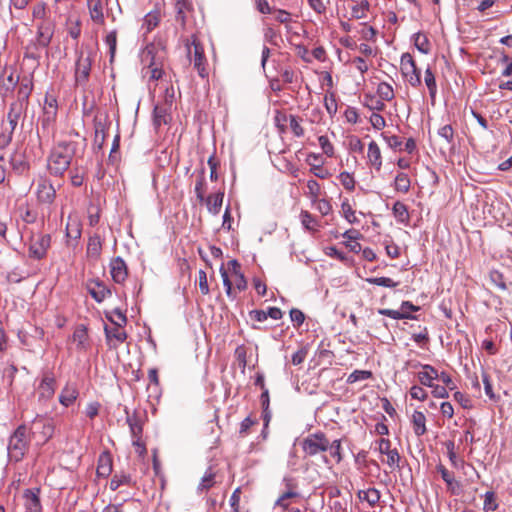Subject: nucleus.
Listing matches in <instances>:
<instances>
[{"instance_id": "nucleus-1", "label": "nucleus", "mask_w": 512, "mask_h": 512, "mask_svg": "<svg viewBox=\"0 0 512 512\" xmlns=\"http://www.w3.org/2000/svg\"><path fill=\"white\" fill-rule=\"evenodd\" d=\"M76 153V143L61 141L57 143L47 160V168L52 175L62 176L69 168Z\"/></svg>"}, {"instance_id": "nucleus-2", "label": "nucleus", "mask_w": 512, "mask_h": 512, "mask_svg": "<svg viewBox=\"0 0 512 512\" xmlns=\"http://www.w3.org/2000/svg\"><path fill=\"white\" fill-rule=\"evenodd\" d=\"M166 59V50L161 42L148 44L141 54L142 63L152 80H159L163 75V64Z\"/></svg>"}, {"instance_id": "nucleus-3", "label": "nucleus", "mask_w": 512, "mask_h": 512, "mask_svg": "<svg viewBox=\"0 0 512 512\" xmlns=\"http://www.w3.org/2000/svg\"><path fill=\"white\" fill-rule=\"evenodd\" d=\"M48 8L45 2H38L32 8V17L36 20H41L37 24L36 42L38 46L46 48L49 46L53 34L55 25L47 19Z\"/></svg>"}, {"instance_id": "nucleus-4", "label": "nucleus", "mask_w": 512, "mask_h": 512, "mask_svg": "<svg viewBox=\"0 0 512 512\" xmlns=\"http://www.w3.org/2000/svg\"><path fill=\"white\" fill-rule=\"evenodd\" d=\"M30 440L28 427L24 424L18 426L9 438L7 446L9 459L14 462L21 461L29 449Z\"/></svg>"}, {"instance_id": "nucleus-5", "label": "nucleus", "mask_w": 512, "mask_h": 512, "mask_svg": "<svg viewBox=\"0 0 512 512\" xmlns=\"http://www.w3.org/2000/svg\"><path fill=\"white\" fill-rule=\"evenodd\" d=\"M228 267L231 269V276L233 280L230 279L228 272L223 265L220 267V274L227 296L234 299L235 295L233 294V284L235 285L236 289L243 291L247 288V281L241 272V266L237 260H230L228 262Z\"/></svg>"}, {"instance_id": "nucleus-6", "label": "nucleus", "mask_w": 512, "mask_h": 512, "mask_svg": "<svg viewBox=\"0 0 512 512\" xmlns=\"http://www.w3.org/2000/svg\"><path fill=\"white\" fill-rule=\"evenodd\" d=\"M187 55L190 62L193 63L194 68L197 70L201 78L208 76V61L205 56L204 46L199 41L196 35H192L186 43Z\"/></svg>"}, {"instance_id": "nucleus-7", "label": "nucleus", "mask_w": 512, "mask_h": 512, "mask_svg": "<svg viewBox=\"0 0 512 512\" xmlns=\"http://www.w3.org/2000/svg\"><path fill=\"white\" fill-rule=\"evenodd\" d=\"M30 438H33L38 445L47 443L54 434V423L51 418L37 415L28 428Z\"/></svg>"}, {"instance_id": "nucleus-8", "label": "nucleus", "mask_w": 512, "mask_h": 512, "mask_svg": "<svg viewBox=\"0 0 512 512\" xmlns=\"http://www.w3.org/2000/svg\"><path fill=\"white\" fill-rule=\"evenodd\" d=\"M56 390V378L52 371L45 370L41 374L38 385L35 388L38 401L45 404L51 400Z\"/></svg>"}, {"instance_id": "nucleus-9", "label": "nucleus", "mask_w": 512, "mask_h": 512, "mask_svg": "<svg viewBox=\"0 0 512 512\" xmlns=\"http://www.w3.org/2000/svg\"><path fill=\"white\" fill-rule=\"evenodd\" d=\"M375 444L377 445V451L381 455L386 456V458H383L381 461L387 465L390 471L400 469L401 456L396 448L391 447V441L386 438H380L375 441Z\"/></svg>"}, {"instance_id": "nucleus-10", "label": "nucleus", "mask_w": 512, "mask_h": 512, "mask_svg": "<svg viewBox=\"0 0 512 512\" xmlns=\"http://www.w3.org/2000/svg\"><path fill=\"white\" fill-rule=\"evenodd\" d=\"M400 71L403 78L412 86L419 87L421 85L420 70L410 53H404L400 60Z\"/></svg>"}, {"instance_id": "nucleus-11", "label": "nucleus", "mask_w": 512, "mask_h": 512, "mask_svg": "<svg viewBox=\"0 0 512 512\" xmlns=\"http://www.w3.org/2000/svg\"><path fill=\"white\" fill-rule=\"evenodd\" d=\"M301 446L307 456H315L328 450L329 440L324 433L318 432L304 438Z\"/></svg>"}, {"instance_id": "nucleus-12", "label": "nucleus", "mask_w": 512, "mask_h": 512, "mask_svg": "<svg viewBox=\"0 0 512 512\" xmlns=\"http://www.w3.org/2000/svg\"><path fill=\"white\" fill-rule=\"evenodd\" d=\"M50 244L51 237L49 234H32L29 241L28 256L35 260L45 258Z\"/></svg>"}, {"instance_id": "nucleus-13", "label": "nucleus", "mask_w": 512, "mask_h": 512, "mask_svg": "<svg viewBox=\"0 0 512 512\" xmlns=\"http://www.w3.org/2000/svg\"><path fill=\"white\" fill-rule=\"evenodd\" d=\"M36 196L38 200L45 204H51L56 196V190L49 179L40 177L36 184Z\"/></svg>"}, {"instance_id": "nucleus-14", "label": "nucleus", "mask_w": 512, "mask_h": 512, "mask_svg": "<svg viewBox=\"0 0 512 512\" xmlns=\"http://www.w3.org/2000/svg\"><path fill=\"white\" fill-rule=\"evenodd\" d=\"M27 108L21 103H11L7 113V123H2V127L14 133L19 120L25 116Z\"/></svg>"}, {"instance_id": "nucleus-15", "label": "nucleus", "mask_w": 512, "mask_h": 512, "mask_svg": "<svg viewBox=\"0 0 512 512\" xmlns=\"http://www.w3.org/2000/svg\"><path fill=\"white\" fill-rule=\"evenodd\" d=\"M19 75L12 68H5L0 75V94L6 96L11 93L19 83Z\"/></svg>"}, {"instance_id": "nucleus-16", "label": "nucleus", "mask_w": 512, "mask_h": 512, "mask_svg": "<svg viewBox=\"0 0 512 512\" xmlns=\"http://www.w3.org/2000/svg\"><path fill=\"white\" fill-rule=\"evenodd\" d=\"M91 59L89 56H84L81 54L76 62L75 68V80L77 84H85L90 75L91 71Z\"/></svg>"}, {"instance_id": "nucleus-17", "label": "nucleus", "mask_w": 512, "mask_h": 512, "mask_svg": "<svg viewBox=\"0 0 512 512\" xmlns=\"http://www.w3.org/2000/svg\"><path fill=\"white\" fill-rule=\"evenodd\" d=\"M40 489H26L23 492L24 507L26 512H42L40 502Z\"/></svg>"}, {"instance_id": "nucleus-18", "label": "nucleus", "mask_w": 512, "mask_h": 512, "mask_svg": "<svg viewBox=\"0 0 512 512\" xmlns=\"http://www.w3.org/2000/svg\"><path fill=\"white\" fill-rule=\"evenodd\" d=\"M437 472L441 474L443 481L446 483L447 490L455 496H458L461 493V485L455 479L454 474L450 472L445 466L442 464L437 465Z\"/></svg>"}, {"instance_id": "nucleus-19", "label": "nucleus", "mask_w": 512, "mask_h": 512, "mask_svg": "<svg viewBox=\"0 0 512 512\" xmlns=\"http://www.w3.org/2000/svg\"><path fill=\"white\" fill-rule=\"evenodd\" d=\"M110 273L112 279L116 283H123L127 276L128 270L125 261L121 257H116L110 262Z\"/></svg>"}, {"instance_id": "nucleus-20", "label": "nucleus", "mask_w": 512, "mask_h": 512, "mask_svg": "<svg viewBox=\"0 0 512 512\" xmlns=\"http://www.w3.org/2000/svg\"><path fill=\"white\" fill-rule=\"evenodd\" d=\"M87 290L91 297L98 303L102 302L107 296L111 295L110 289L99 280H90L87 282Z\"/></svg>"}, {"instance_id": "nucleus-21", "label": "nucleus", "mask_w": 512, "mask_h": 512, "mask_svg": "<svg viewBox=\"0 0 512 512\" xmlns=\"http://www.w3.org/2000/svg\"><path fill=\"white\" fill-rule=\"evenodd\" d=\"M368 163L375 168L376 171H380L382 167V155L378 144L375 141H371L368 145L367 151Z\"/></svg>"}, {"instance_id": "nucleus-22", "label": "nucleus", "mask_w": 512, "mask_h": 512, "mask_svg": "<svg viewBox=\"0 0 512 512\" xmlns=\"http://www.w3.org/2000/svg\"><path fill=\"white\" fill-rule=\"evenodd\" d=\"M123 326L114 325V327L109 328L105 326V335L106 339L109 343L115 341L113 347L116 348L119 344L123 343L127 339V334L122 328Z\"/></svg>"}, {"instance_id": "nucleus-23", "label": "nucleus", "mask_w": 512, "mask_h": 512, "mask_svg": "<svg viewBox=\"0 0 512 512\" xmlns=\"http://www.w3.org/2000/svg\"><path fill=\"white\" fill-rule=\"evenodd\" d=\"M90 17L97 24H104V3L103 0H87Z\"/></svg>"}, {"instance_id": "nucleus-24", "label": "nucleus", "mask_w": 512, "mask_h": 512, "mask_svg": "<svg viewBox=\"0 0 512 512\" xmlns=\"http://www.w3.org/2000/svg\"><path fill=\"white\" fill-rule=\"evenodd\" d=\"M33 90V83L30 78H23L17 92V100L14 103H21L25 108L28 106V98Z\"/></svg>"}, {"instance_id": "nucleus-25", "label": "nucleus", "mask_w": 512, "mask_h": 512, "mask_svg": "<svg viewBox=\"0 0 512 512\" xmlns=\"http://www.w3.org/2000/svg\"><path fill=\"white\" fill-rule=\"evenodd\" d=\"M57 99L53 95L46 93L45 100H44V121L45 122H51L56 118L57 115Z\"/></svg>"}, {"instance_id": "nucleus-26", "label": "nucleus", "mask_w": 512, "mask_h": 512, "mask_svg": "<svg viewBox=\"0 0 512 512\" xmlns=\"http://www.w3.org/2000/svg\"><path fill=\"white\" fill-rule=\"evenodd\" d=\"M102 252V239L95 234L90 236L87 243L86 254L89 259L98 260Z\"/></svg>"}, {"instance_id": "nucleus-27", "label": "nucleus", "mask_w": 512, "mask_h": 512, "mask_svg": "<svg viewBox=\"0 0 512 512\" xmlns=\"http://www.w3.org/2000/svg\"><path fill=\"white\" fill-rule=\"evenodd\" d=\"M422 371L418 373L420 383L427 387H433V381L438 379V371L431 365H422Z\"/></svg>"}, {"instance_id": "nucleus-28", "label": "nucleus", "mask_w": 512, "mask_h": 512, "mask_svg": "<svg viewBox=\"0 0 512 512\" xmlns=\"http://www.w3.org/2000/svg\"><path fill=\"white\" fill-rule=\"evenodd\" d=\"M79 392L75 385L67 384L61 391L59 395V402L65 406L69 407L73 402L77 399Z\"/></svg>"}, {"instance_id": "nucleus-29", "label": "nucleus", "mask_w": 512, "mask_h": 512, "mask_svg": "<svg viewBox=\"0 0 512 512\" xmlns=\"http://www.w3.org/2000/svg\"><path fill=\"white\" fill-rule=\"evenodd\" d=\"M112 472V458L108 452H104L99 456L97 465V475L99 477H108Z\"/></svg>"}, {"instance_id": "nucleus-30", "label": "nucleus", "mask_w": 512, "mask_h": 512, "mask_svg": "<svg viewBox=\"0 0 512 512\" xmlns=\"http://www.w3.org/2000/svg\"><path fill=\"white\" fill-rule=\"evenodd\" d=\"M171 109L169 106L157 104L154 108V124L158 127L167 124L171 119Z\"/></svg>"}, {"instance_id": "nucleus-31", "label": "nucleus", "mask_w": 512, "mask_h": 512, "mask_svg": "<svg viewBox=\"0 0 512 512\" xmlns=\"http://www.w3.org/2000/svg\"><path fill=\"white\" fill-rule=\"evenodd\" d=\"M223 198L224 192H217L209 195L206 199H204L206 201L207 209L211 214H219L222 207Z\"/></svg>"}, {"instance_id": "nucleus-32", "label": "nucleus", "mask_w": 512, "mask_h": 512, "mask_svg": "<svg viewBox=\"0 0 512 512\" xmlns=\"http://www.w3.org/2000/svg\"><path fill=\"white\" fill-rule=\"evenodd\" d=\"M161 21V13L159 10H153L147 13L143 19L142 28L145 29V33L151 32L156 28Z\"/></svg>"}, {"instance_id": "nucleus-33", "label": "nucleus", "mask_w": 512, "mask_h": 512, "mask_svg": "<svg viewBox=\"0 0 512 512\" xmlns=\"http://www.w3.org/2000/svg\"><path fill=\"white\" fill-rule=\"evenodd\" d=\"M411 421L416 436H422L426 433V417L422 412L414 411Z\"/></svg>"}, {"instance_id": "nucleus-34", "label": "nucleus", "mask_w": 512, "mask_h": 512, "mask_svg": "<svg viewBox=\"0 0 512 512\" xmlns=\"http://www.w3.org/2000/svg\"><path fill=\"white\" fill-rule=\"evenodd\" d=\"M127 423L132 439L142 438L143 425L141 419L136 414L127 415Z\"/></svg>"}, {"instance_id": "nucleus-35", "label": "nucleus", "mask_w": 512, "mask_h": 512, "mask_svg": "<svg viewBox=\"0 0 512 512\" xmlns=\"http://www.w3.org/2000/svg\"><path fill=\"white\" fill-rule=\"evenodd\" d=\"M358 497L361 501H366L371 507H374L380 500V492L376 488L360 490Z\"/></svg>"}, {"instance_id": "nucleus-36", "label": "nucleus", "mask_w": 512, "mask_h": 512, "mask_svg": "<svg viewBox=\"0 0 512 512\" xmlns=\"http://www.w3.org/2000/svg\"><path fill=\"white\" fill-rule=\"evenodd\" d=\"M81 224L77 218L68 217L66 225V236L71 239H79L81 237Z\"/></svg>"}, {"instance_id": "nucleus-37", "label": "nucleus", "mask_w": 512, "mask_h": 512, "mask_svg": "<svg viewBox=\"0 0 512 512\" xmlns=\"http://www.w3.org/2000/svg\"><path fill=\"white\" fill-rule=\"evenodd\" d=\"M73 341L77 344V347L79 349L88 348V334L84 326H79L76 328V330L73 333Z\"/></svg>"}, {"instance_id": "nucleus-38", "label": "nucleus", "mask_w": 512, "mask_h": 512, "mask_svg": "<svg viewBox=\"0 0 512 512\" xmlns=\"http://www.w3.org/2000/svg\"><path fill=\"white\" fill-rule=\"evenodd\" d=\"M393 215L397 221L407 223L409 221V213L407 206L400 201H396L392 208Z\"/></svg>"}, {"instance_id": "nucleus-39", "label": "nucleus", "mask_w": 512, "mask_h": 512, "mask_svg": "<svg viewBox=\"0 0 512 512\" xmlns=\"http://www.w3.org/2000/svg\"><path fill=\"white\" fill-rule=\"evenodd\" d=\"M301 223L308 231H317L319 223L316 218L308 211H301L300 213Z\"/></svg>"}, {"instance_id": "nucleus-40", "label": "nucleus", "mask_w": 512, "mask_h": 512, "mask_svg": "<svg viewBox=\"0 0 512 512\" xmlns=\"http://www.w3.org/2000/svg\"><path fill=\"white\" fill-rule=\"evenodd\" d=\"M10 165L14 172L21 175L29 169V164L21 155H13L10 158Z\"/></svg>"}, {"instance_id": "nucleus-41", "label": "nucleus", "mask_w": 512, "mask_h": 512, "mask_svg": "<svg viewBox=\"0 0 512 512\" xmlns=\"http://www.w3.org/2000/svg\"><path fill=\"white\" fill-rule=\"evenodd\" d=\"M307 190L304 192V194L310 198L311 202L317 201V198L321 195V186L320 184L314 180L309 179L306 183Z\"/></svg>"}, {"instance_id": "nucleus-42", "label": "nucleus", "mask_w": 512, "mask_h": 512, "mask_svg": "<svg viewBox=\"0 0 512 512\" xmlns=\"http://www.w3.org/2000/svg\"><path fill=\"white\" fill-rule=\"evenodd\" d=\"M395 190L402 193H407L410 189V179L406 173H398L394 181Z\"/></svg>"}, {"instance_id": "nucleus-43", "label": "nucleus", "mask_w": 512, "mask_h": 512, "mask_svg": "<svg viewBox=\"0 0 512 512\" xmlns=\"http://www.w3.org/2000/svg\"><path fill=\"white\" fill-rule=\"evenodd\" d=\"M283 120H287L285 115L282 116ZM289 126L291 131L296 137H302L304 135V128L301 125V119L295 115H289Z\"/></svg>"}, {"instance_id": "nucleus-44", "label": "nucleus", "mask_w": 512, "mask_h": 512, "mask_svg": "<svg viewBox=\"0 0 512 512\" xmlns=\"http://www.w3.org/2000/svg\"><path fill=\"white\" fill-rule=\"evenodd\" d=\"M415 47L423 54H427L430 51V43L426 35L418 32L413 36Z\"/></svg>"}, {"instance_id": "nucleus-45", "label": "nucleus", "mask_w": 512, "mask_h": 512, "mask_svg": "<svg viewBox=\"0 0 512 512\" xmlns=\"http://www.w3.org/2000/svg\"><path fill=\"white\" fill-rule=\"evenodd\" d=\"M369 7H370V4L367 0H362V1L358 2L351 9L352 16L355 19L365 18L367 16Z\"/></svg>"}, {"instance_id": "nucleus-46", "label": "nucleus", "mask_w": 512, "mask_h": 512, "mask_svg": "<svg viewBox=\"0 0 512 512\" xmlns=\"http://www.w3.org/2000/svg\"><path fill=\"white\" fill-rule=\"evenodd\" d=\"M132 478L129 474L121 473L115 474L110 482V489L115 491L122 485H130Z\"/></svg>"}, {"instance_id": "nucleus-47", "label": "nucleus", "mask_w": 512, "mask_h": 512, "mask_svg": "<svg viewBox=\"0 0 512 512\" xmlns=\"http://www.w3.org/2000/svg\"><path fill=\"white\" fill-rule=\"evenodd\" d=\"M424 82L429 90V94H430L431 98H434L436 95V92H437V84H436L435 75L432 72L430 67H428L425 70Z\"/></svg>"}, {"instance_id": "nucleus-48", "label": "nucleus", "mask_w": 512, "mask_h": 512, "mask_svg": "<svg viewBox=\"0 0 512 512\" xmlns=\"http://www.w3.org/2000/svg\"><path fill=\"white\" fill-rule=\"evenodd\" d=\"M377 94L384 101H391L394 98V90L392 86L386 82L379 83Z\"/></svg>"}, {"instance_id": "nucleus-49", "label": "nucleus", "mask_w": 512, "mask_h": 512, "mask_svg": "<svg viewBox=\"0 0 512 512\" xmlns=\"http://www.w3.org/2000/svg\"><path fill=\"white\" fill-rule=\"evenodd\" d=\"M366 282L387 288H394L398 286V282H395L393 279L388 277H370L366 278Z\"/></svg>"}, {"instance_id": "nucleus-50", "label": "nucleus", "mask_w": 512, "mask_h": 512, "mask_svg": "<svg viewBox=\"0 0 512 512\" xmlns=\"http://www.w3.org/2000/svg\"><path fill=\"white\" fill-rule=\"evenodd\" d=\"M379 314L383 316L390 317L395 320H401V319H414L415 317L412 315L404 314L401 312V310H393V309H380Z\"/></svg>"}, {"instance_id": "nucleus-51", "label": "nucleus", "mask_w": 512, "mask_h": 512, "mask_svg": "<svg viewBox=\"0 0 512 512\" xmlns=\"http://www.w3.org/2000/svg\"><path fill=\"white\" fill-rule=\"evenodd\" d=\"M498 508V503L496 500L495 493L493 491H488L484 495V505L483 509L485 511H495Z\"/></svg>"}, {"instance_id": "nucleus-52", "label": "nucleus", "mask_w": 512, "mask_h": 512, "mask_svg": "<svg viewBox=\"0 0 512 512\" xmlns=\"http://www.w3.org/2000/svg\"><path fill=\"white\" fill-rule=\"evenodd\" d=\"M105 43L109 47L110 61L112 62L116 53L117 46V32L115 30L111 31L105 37Z\"/></svg>"}, {"instance_id": "nucleus-53", "label": "nucleus", "mask_w": 512, "mask_h": 512, "mask_svg": "<svg viewBox=\"0 0 512 512\" xmlns=\"http://www.w3.org/2000/svg\"><path fill=\"white\" fill-rule=\"evenodd\" d=\"M341 211L343 217L351 224L357 222V218L355 216V211L352 206L349 204L348 200H345L341 204Z\"/></svg>"}, {"instance_id": "nucleus-54", "label": "nucleus", "mask_w": 512, "mask_h": 512, "mask_svg": "<svg viewBox=\"0 0 512 512\" xmlns=\"http://www.w3.org/2000/svg\"><path fill=\"white\" fill-rule=\"evenodd\" d=\"M489 280H490V283L492 285H494L495 287H497L501 290L507 289L505 281H504V277H503L502 273H500L499 271H496V270L491 271L489 273Z\"/></svg>"}, {"instance_id": "nucleus-55", "label": "nucleus", "mask_w": 512, "mask_h": 512, "mask_svg": "<svg viewBox=\"0 0 512 512\" xmlns=\"http://www.w3.org/2000/svg\"><path fill=\"white\" fill-rule=\"evenodd\" d=\"M372 376V373L367 370H355L352 372L348 378L347 382L350 384L356 383L358 381L367 380Z\"/></svg>"}, {"instance_id": "nucleus-56", "label": "nucleus", "mask_w": 512, "mask_h": 512, "mask_svg": "<svg viewBox=\"0 0 512 512\" xmlns=\"http://www.w3.org/2000/svg\"><path fill=\"white\" fill-rule=\"evenodd\" d=\"M340 183L342 186L349 191L354 190L355 188V179L354 177L348 173V172H341L338 176Z\"/></svg>"}, {"instance_id": "nucleus-57", "label": "nucleus", "mask_w": 512, "mask_h": 512, "mask_svg": "<svg viewBox=\"0 0 512 512\" xmlns=\"http://www.w3.org/2000/svg\"><path fill=\"white\" fill-rule=\"evenodd\" d=\"M319 145L325 155L332 157L334 155V146L327 136L322 135L318 138Z\"/></svg>"}, {"instance_id": "nucleus-58", "label": "nucleus", "mask_w": 512, "mask_h": 512, "mask_svg": "<svg viewBox=\"0 0 512 512\" xmlns=\"http://www.w3.org/2000/svg\"><path fill=\"white\" fill-rule=\"evenodd\" d=\"M328 450L330 452V456L335 459L336 463H339L342 460L340 440H334L331 443L329 442Z\"/></svg>"}, {"instance_id": "nucleus-59", "label": "nucleus", "mask_w": 512, "mask_h": 512, "mask_svg": "<svg viewBox=\"0 0 512 512\" xmlns=\"http://www.w3.org/2000/svg\"><path fill=\"white\" fill-rule=\"evenodd\" d=\"M316 206V209L323 215L326 216L332 211V205L327 199L317 198V201L312 202Z\"/></svg>"}, {"instance_id": "nucleus-60", "label": "nucleus", "mask_w": 512, "mask_h": 512, "mask_svg": "<svg viewBox=\"0 0 512 512\" xmlns=\"http://www.w3.org/2000/svg\"><path fill=\"white\" fill-rule=\"evenodd\" d=\"M438 135L446 140L448 144L453 143L454 130L451 125H444L438 130Z\"/></svg>"}, {"instance_id": "nucleus-61", "label": "nucleus", "mask_w": 512, "mask_h": 512, "mask_svg": "<svg viewBox=\"0 0 512 512\" xmlns=\"http://www.w3.org/2000/svg\"><path fill=\"white\" fill-rule=\"evenodd\" d=\"M453 397H454V400L457 401L464 409L472 408L471 399L464 393L457 391L454 393Z\"/></svg>"}, {"instance_id": "nucleus-62", "label": "nucleus", "mask_w": 512, "mask_h": 512, "mask_svg": "<svg viewBox=\"0 0 512 512\" xmlns=\"http://www.w3.org/2000/svg\"><path fill=\"white\" fill-rule=\"evenodd\" d=\"M240 495H241V488H236L229 500V504L231 507V512H239V504H240Z\"/></svg>"}, {"instance_id": "nucleus-63", "label": "nucleus", "mask_w": 512, "mask_h": 512, "mask_svg": "<svg viewBox=\"0 0 512 512\" xmlns=\"http://www.w3.org/2000/svg\"><path fill=\"white\" fill-rule=\"evenodd\" d=\"M371 125L373 128L377 130H381L385 127L386 121L384 117L376 112H373L369 118Z\"/></svg>"}, {"instance_id": "nucleus-64", "label": "nucleus", "mask_w": 512, "mask_h": 512, "mask_svg": "<svg viewBox=\"0 0 512 512\" xmlns=\"http://www.w3.org/2000/svg\"><path fill=\"white\" fill-rule=\"evenodd\" d=\"M310 172L315 177L320 179H328L331 176V173L321 165H312L310 168Z\"/></svg>"}]
</instances>
